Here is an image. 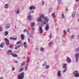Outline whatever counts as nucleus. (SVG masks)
Returning a JSON list of instances; mask_svg holds the SVG:
<instances>
[{
	"label": "nucleus",
	"instance_id": "nucleus-56",
	"mask_svg": "<svg viewBox=\"0 0 79 79\" xmlns=\"http://www.w3.org/2000/svg\"><path fill=\"white\" fill-rule=\"evenodd\" d=\"M44 3H45V2L44 1H43L42 2V4H44Z\"/></svg>",
	"mask_w": 79,
	"mask_h": 79
},
{
	"label": "nucleus",
	"instance_id": "nucleus-15",
	"mask_svg": "<svg viewBox=\"0 0 79 79\" xmlns=\"http://www.w3.org/2000/svg\"><path fill=\"white\" fill-rule=\"evenodd\" d=\"M44 16L43 17V18H42L43 19H46V20L47 21V22H48V21H49V20H48V19L47 18V17H46V18H44Z\"/></svg>",
	"mask_w": 79,
	"mask_h": 79
},
{
	"label": "nucleus",
	"instance_id": "nucleus-40",
	"mask_svg": "<svg viewBox=\"0 0 79 79\" xmlns=\"http://www.w3.org/2000/svg\"><path fill=\"white\" fill-rule=\"evenodd\" d=\"M48 68H49V65H47L46 67V69H48Z\"/></svg>",
	"mask_w": 79,
	"mask_h": 79
},
{
	"label": "nucleus",
	"instance_id": "nucleus-36",
	"mask_svg": "<svg viewBox=\"0 0 79 79\" xmlns=\"http://www.w3.org/2000/svg\"><path fill=\"white\" fill-rule=\"evenodd\" d=\"M21 42V41H19L16 43V44H20V43Z\"/></svg>",
	"mask_w": 79,
	"mask_h": 79
},
{
	"label": "nucleus",
	"instance_id": "nucleus-5",
	"mask_svg": "<svg viewBox=\"0 0 79 79\" xmlns=\"http://www.w3.org/2000/svg\"><path fill=\"white\" fill-rule=\"evenodd\" d=\"M7 53L8 54V55H11L12 54V52L11 51V50H9L7 51Z\"/></svg>",
	"mask_w": 79,
	"mask_h": 79
},
{
	"label": "nucleus",
	"instance_id": "nucleus-22",
	"mask_svg": "<svg viewBox=\"0 0 79 79\" xmlns=\"http://www.w3.org/2000/svg\"><path fill=\"white\" fill-rule=\"evenodd\" d=\"M26 64V63L24 62H23V63L21 64V65L22 66H23L25 65Z\"/></svg>",
	"mask_w": 79,
	"mask_h": 79
},
{
	"label": "nucleus",
	"instance_id": "nucleus-6",
	"mask_svg": "<svg viewBox=\"0 0 79 79\" xmlns=\"http://www.w3.org/2000/svg\"><path fill=\"white\" fill-rule=\"evenodd\" d=\"M57 76L58 77H61V72H60V71H58V73H57Z\"/></svg>",
	"mask_w": 79,
	"mask_h": 79
},
{
	"label": "nucleus",
	"instance_id": "nucleus-9",
	"mask_svg": "<svg viewBox=\"0 0 79 79\" xmlns=\"http://www.w3.org/2000/svg\"><path fill=\"white\" fill-rule=\"evenodd\" d=\"M69 38L71 39H74L75 38V36H74V35H72V36H71V35H70L69 36Z\"/></svg>",
	"mask_w": 79,
	"mask_h": 79
},
{
	"label": "nucleus",
	"instance_id": "nucleus-11",
	"mask_svg": "<svg viewBox=\"0 0 79 79\" xmlns=\"http://www.w3.org/2000/svg\"><path fill=\"white\" fill-rule=\"evenodd\" d=\"M10 39L11 40H16L17 39H18L17 38H14L13 37H10Z\"/></svg>",
	"mask_w": 79,
	"mask_h": 79
},
{
	"label": "nucleus",
	"instance_id": "nucleus-30",
	"mask_svg": "<svg viewBox=\"0 0 79 79\" xmlns=\"http://www.w3.org/2000/svg\"><path fill=\"white\" fill-rule=\"evenodd\" d=\"M77 71H75L73 72V74L75 76L76 74H77Z\"/></svg>",
	"mask_w": 79,
	"mask_h": 79
},
{
	"label": "nucleus",
	"instance_id": "nucleus-18",
	"mask_svg": "<svg viewBox=\"0 0 79 79\" xmlns=\"http://www.w3.org/2000/svg\"><path fill=\"white\" fill-rule=\"evenodd\" d=\"M23 44L24 45L25 48H27V44H26V42H24L23 43Z\"/></svg>",
	"mask_w": 79,
	"mask_h": 79
},
{
	"label": "nucleus",
	"instance_id": "nucleus-37",
	"mask_svg": "<svg viewBox=\"0 0 79 79\" xmlns=\"http://www.w3.org/2000/svg\"><path fill=\"white\" fill-rule=\"evenodd\" d=\"M75 51H76V52H79V48H76L75 50Z\"/></svg>",
	"mask_w": 79,
	"mask_h": 79
},
{
	"label": "nucleus",
	"instance_id": "nucleus-20",
	"mask_svg": "<svg viewBox=\"0 0 79 79\" xmlns=\"http://www.w3.org/2000/svg\"><path fill=\"white\" fill-rule=\"evenodd\" d=\"M67 65V64H64L63 66V68H66V66Z\"/></svg>",
	"mask_w": 79,
	"mask_h": 79
},
{
	"label": "nucleus",
	"instance_id": "nucleus-48",
	"mask_svg": "<svg viewBox=\"0 0 79 79\" xmlns=\"http://www.w3.org/2000/svg\"><path fill=\"white\" fill-rule=\"evenodd\" d=\"M13 47V45H10V48H12Z\"/></svg>",
	"mask_w": 79,
	"mask_h": 79
},
{
	"label": "nucleus",
	"instance_id": "nucleus-10",
	"mask_svg": "<svg viewBox=\"0 0 79 79\" xmlns=\"http://www.w3.org/2000/svg\"><path fill=\"white\" fill-rule=\"evenodd\" d=\"M10 27V23L7 24L6 26V28L8 29Z\"/></svg>",
	"mask_w": 79,
	"mask_h": 79
},
{
	"label": "nucleus",
	"instance_id": "nucleus-35",
	"mask_svg": "<svg viewBox=\"0 0 79 79\" xmlns=\"http://www.w3.org/2000/svg\"><path fill=\"white\" fill-rule=\"evenodd\" d=\"M58 3H59V5H60L61 4V0H58Z\"/></svg>",
	"mask_w": 79,
	"mask_h": 79
},
{
	"label": "nucleus",
	"instance_id": "nucleus-64",
	"mask_svg": "<svg viewBox=\"0 0 79 79\" xmlns=\"http://www.w3.org/2000/svg\"><path fill=\"white\" fill-rule=\"evenodd\" d=\"M78 39H79V35H78Z\"/></svg>",
	"mask_w": 79,
	"mask_h": 79
},
{
	"label": "nucleus",
	"instance_id": "nucleus-39",
	"mask_svg": "<svg viewBox=\"0 0 79 79\" xmlns=\"http://www.w3.org/2000/svg\"><path fill=\"white\" fill-rule=\"evenodd\" d=\"M52 37H53L52 36V35L51 34V33H50V39H52Z\"/></svg>",
	"mask_w": 79,
	"mask_h": 79
},
{
	"label": "nucleus",
	"instance_id": "nucleus-51",
	"mask_svg": "<svg viewBox=\"0 0 79 79\" xmlns=\"http://www.w3.org/2000/svg\"><path fill=\"white\" fill-rule=\"evenodd\" d=\"M65 72H66V69H64L62 71V73H65Z\"/></svg>",
	"mask_w": 79,
	"mask_h": 79
},
{
	"label": "nucleus",
	"instance_id": "nucleus-46",
	"mask_svg": "<svg viewBox=\"0 0 79 79\" xmlns=\"http://www.w3.org/2000/svg\"><path fill=\"white\" fill-rule=\"evenodd\" d=\"M58 50V48H56V50L55 51V53H56Z\"/></svg>",
	"mask_w": 79,
	"mask_h": 79
},
{
	"label": "nucleus",
	"instance_id": "nucleus-29",
	"mask_svg": "<svg viewBox=\"0 0 79 79\" xmlns=\"http://www.w3.org/2000/svg\"><path fill=\"white\" fill-rule=\"evenodd\" d=\"M8 35V31H5L4 35Z\"/></svg>",
	"mask_w": 79,
	"mask_h": 79
},
{
	"label": "nucleus",
	"instance_id": "nucleus-43",
	"mask_svg": "<svg viewBox=\"0 0 79 79\" xmlns=\"http://www.w3.org/2000/svg\"><path fill=\"white\" fill-rule=\"evenodd\" d=\"M44 15H41L40 18H42L43 17H44Z\"/></svg>",
	"mask_w": 79,
	"mask_h": 79
},
{
	"label": "nucleus",
	"instance_id": "nucleus-21",
	"mask_svg": "<svg viewBox=\"0 0 79 79\" xmlns=\"http://www.w3.org/2000/svg\"><path fill=\"white\" fill-rule=\"evenodd\" d=\"M75 77H79V73H78L74 75Z\"/></svg>",
	"mask_w": 79,
	"mask_h": 79
},
{
	"label": "nucleus",
	"instance_id": "nucleus-49",
	"mask_svg": "<svg viewBox=\"0 0 79 79\" xmlns=\"http://www.w3.org/2000/svg\"><path fill=\"white\" fill-rule=\"evenodd\" d=\"M26 32H27L28 35H29V33H28V31L26 30Z\"/></svg>",
	"mask_w": 79,
	"mask_h": 79
},
{
	"label": "nucleus",
	"instance_id": "nucleus-62",
	"mask_svg": "<svg viewBox=\"0 0 79 79\" xmlns=\"http://www.w3.org/2000/svg\"><path fill=\"white\" fill-rule=\"evenodd\" d=\"M26 29H25V30H23V32H26Z\"/></svg>",
	"mask_w": 79,
	"mask_h": 79
},
{
	"label": "nucleus",
	"instance_id": "nucleus-34",
	"mask_svg": "<svg viewBox=\"0 0 79 79\" xmlns=\"http://www.w3.org/2000/svg\"><path fill=\"white\" fill-rule=\"evenodd\" d=\"M23 70V68H20V70H19V72H20V73H21V71H22Z\"/></svg>",
	"mask_w": 79,
	"mask_h": 79
},
{
	"label": "nucleus",
	"instance_id": "nucleus-61",
	"mask_svg": "<svg viewBox=\"0 0 79 79\" xmlns=\"http://www.w3.org/2000/svg\"><path fill=\"white\" fill-rule=\"evenodd\" d=\"M28 40L29 42H30V38H29V39H28Z\"/></svg>",
	"mask_w": 79,
	"mask_h": 79
},
{
	"label": "nucleus",
	"instance_id": "nucleus-44",
	"mask_svg": "<svg viewBox=\"0 0 79 79\" xmlns=\"http://www.w3.org/2000/svg\"><path fill=\"white\" fill-rule=\"evenodd\" d=\"M63 32L64 34H66V31H65L64 30Z\"/></svg>",
	"mask_w": 79,
	"mask_h": 79
},
{
	"label": "nucleus",
	"instance_id": "nucleus-47",
	"mask_svg": "<svg viewBox=\"0 0 79 79\" xmlns=\"http://www.w3.org/2000/svg\"><path fill=\"white\" fill-rule=\"evenodd\" d=\"M27 60H28L27 61V62H29V60H30L29 58V57L28 58Z\"/></svg>",
	"mask_w": 79,
	"mask_h": 79
},
{
	"label": "nucleus",
	"instance_id": "nucleus-42",
	"mask_svg": "<svg viewBox=\"0 0 79 79\" xmlns=\"http://www.w3.org/2000/svg\"><path fill=\"white\" fill-rule=\"evenodd\" d=\"M21 47V44H19L17 45V47Z\"/></svg>",
	"mask_w": 79,
	"mask_h": 79
},
{
	"label": "nucleus",
	"instance_id": "nucleus-58",
	"mask_svg": "<svg viewBox=\"0 0 79 79\" xmlns=\"http://www.w3.org/2000/svg\"><path fill=\"white\" fill-rule=\"evenodd\" d=\"M52 10V8H49V12H50V10Z\"/></svg>",
	"mask_w": 79,
	"mask_h": 79
},
{
	"label": "nucleus",
	"instance_id": "nucleus-63",
	"mask_svg": "<svg viewBox=\"0 0 79 79\" xmlns=\"http://www.w3.org/2000/svg\"><path fill=\"white\" fill-rule=\"evenodd\" d=\"M15 49H17V47H16L15 48Z\"/></svg>",
	"mask_w": 79,
	"mask_h": 79
},
{
	"label": "nucleus",
	"instance_id": "nucleus-54",
	"mask_svg": "<svg viewBox=\"0 0 79 79\" xmlns=\"http://www.w3.org/2000/svg\"><path fill=\"white\" fill-rule=\"evenodd\" d=\"M67 30L68 32H69V28H67Z\"/></svg>",
	"mask_w": 79,
	"mask_h": 79
},
{
	"label": "nucleus",
	"instance_id": "nucleus-4",
	"mask_svg": "<svg viewBox=\"0 0 79 79\" xmlns=\"http://www.w3.org/2000/svg\"><path fill=\"white\" fill-rule=\"evenodd\" d=\"M75 56H76V60H75V61L77 62V61H78V59H79V58H78V57H79V53L78 54H75Z\"/></svg>",
	"mask_w": 79,
	"mask_h": 79
},
{
	"label": "nucleus",
	"instance_id": "nucleus-59",
	"mask_svg": "<svg viewBox=\"0 0 79 79\" xmlns=\"http://www.w3.org/2000/svg\"><path fill=\"white\" fill-rule=\"evenodd\" d=\"M15 70V69L13 68H12V71H14Z\"/></svg>",
	"mask_w": 79,
	"mask_h": 79
},
{
	"label": "nucleus",
	"instance_id": "nucleus-53",
	"mask_svg": "<svg viewBox=\"0 0 79 79\" xmlns=\"http://www.w3.org/2000/svg\"><path fill=\"white\" fill-rule=\"evenodd\" d=\"M29 10H32V6H31L29 7Z\"/></svg>",
	"mask_w": 79,
	"mask_h": 79
},
{
	"label": "nucleus",
	"instance_id": "nucleus-2",
	"mask_svg": "<svg viewBox=\"0 0 79 79\" xmlns=\"http://www.w3.org/2000/svg\"><path fill=\"white\" fill-rule=\"evenodd\" d=\"M5 42L6 43V46H8L9 45V44H10V42L8 39L7 38H6L5 39Z\"/></svg>",
	"mask_w": 79,
	"mask_h": 79
},
{
	"label": "nucleus",
	"instance_id": "nucleus-45",
	"mask_svg": "<svg viewBox=\"0 0 79 79\" xmlns=\"http://www.w3.org/2000/svg\"><path fill=\"white\" fill-rule=\"evenodd\" d=\"M65 18V16H64V15L63 14H62V18Z\"/></svg>",
	"mask_w": 79,
	"mask_h": 79
},
{
	"label": "nucleus",
	"instance_id": "nucleus-12",
	"mask_svg": "<svg viewBox=\"0 0 79 79\" xmlns=\"http://www.w3.org/2000/svg\"><path fill=\"white\" fill-rule=\"evenodd\" d=\"M46 26L45 27L46 31H47L49 29V25H48V24H47L46 25Z\"/></svg>",
	"mask_w": 79,
	"mask_h": 79
},
{
	"label": "nucleus",
	"instance_id": "nucleus-52",
	"mask_svg": "<svg viewBox=\"0 0 79 79\" xmlns=\"http://www.w3.org/2000/svg\"><path fill=\"white\" fill-rule=\"evenodd\" d=\"M2 27L0 26V31H2Z\"/></svg>",
	"mask_w": 79,
	"mask_h": 79
},
{
	"label": "nucleus",
	"instance_id": "nucleus-33",
	"mask_svg": "<svg viewBox=\"0 0 79 79\" xmlns=\"http://www.w3.org/2000/svg\"><path fill=\"white\" fill-rule=\"evenodd\" d=\"M27 66H28V65L27 64L25 67V70H27Z\"/></svg>",
	"mask_w": 79,
	"mask_h": 79
},
{
	"label": "nucleus",
	"instance_id": "nucleus-1",
	"mask_svg": "<svg viewBox=\"0 0 79 79\" xmlns=\"http://www.w3.org/2000/svg\"><path fill=\"white\" fill-rule=\"evenodd\" d=\"M24 78V72L21 73L19 76H18V79H23Z\"/></svg>",
	"mask_w": 79,
	"mask_h": 79
},
{
	"label": "nucleus",
	"instance_id": "nucleus-25",
	"mask_svg": "<svg viewBox=\"0 0 79 79\" xmlns=\"http://www.w3.org/2000/svg\"><path fill=\"white\" fill-rule=\"evenodd\" d=\"M52 44H53V43L52 42H51L49 44V47H51L52 46Z\"/></svg>",
	"mask_w": 79,
	"mask_h": 79
},
{
	"label": "nucleus",
	"instance_id": "nucleus-14",
	"mask_svg": "<svg viewBox=\"0 0 79 79\" xmlns=\"http://www.w3.org/2000/svg\"><path fill=\"white\" fill-rule=\"evenodd\" d=\"M71 62V59H70V58L69 57L67 58V62L68 63H70Z\"/></svg>",
	"mask_w": 79,
	"mask_h": 79
},
{
	"label": "nucleus",
	"instance_id": "nucleus-17",
	"mask_svg": "<svg viewBox=\"0 0 79 79\" xmlns=\"http://www.w3.org/2000/svg\"><path fill=\"white\" fill-rule=\"evenodd\" d=\"M28 19H29V20H31V19H32V16L31 15H28Z\"/></svg>",
	"mask_w": 79,
	"mask_h": 79
},
{
	"label": "nucleus",
	"instance_id": "nucleus-32",
	"mask_svg": "<svg viewBox=\"0 0 79 79\" xmlns=\"http://www.w3.org/2000/svg\"><path fill=\"white\" fill-rule=\"evenodd\" d=\"M51 15L52 16L53 18H54L55 17V13H53L51 14Z\"/></svg>",
	"mask_w": 79,
	"mask_h": 79
},
{
	"label": "nucleus",
	"instance_id": "nucleus-24",
	"mask_svg": "<svg viewBox=\"0 0 79 79\" xmlns=\"http://www.w3.org/2000/svg\"><path fill=\"white\" fill-rule=\"evenodd\" d=\"M47 64V63L46 61H45L44 64H43V66H46V64Z\"/></svg>",
	"mask_w": 79,
	"mask_h": 79
},
{
	"label": "nucleus",
	"instance_id": "nucleus-23",
	"mask_svg": "<svg viewBox=\"0 0 79 79\" xmlns=\"http://www.w3.org/2000/svg\"><path fill=\"white\" fill-rule=\"evenodd\" d=\"M33 33L32 32H31L30 34V37L32 38V37H33Z\"/></svg>",
	"mask_w": 79,
	"mask_h": 79
},
{
	"label": "nucleus",
	"instance_id": "nucleus-16",
	"mask_svg": "<svg viewBox=\"0 0 79 79\" xmlns=\"http://www.w3.org/2000/svg\"><path fill=\"white\" fill-rule=\"evenodd\" d=\"M35 25V23L33 22V23H31V27H34Z\"/></svg>",
	"mask_w": 79,
	"mask_h": 79
},
{
	"label": "nucleus",
	"instance_id": "nucleus-38",
	"mask_svg": "<svg viewBox=\"0 0 79 79\" xmlns=\"http://www.w3.org/2000/svg\"><path fill=\"white\" fill-rule=\"evenodd\" d=\"M32 9L33 10H35V6H31Z\"/></svg>",
	"mask_w": 79,
	"mask_h": 79
},
{
	"label": "nucleus",
	"instance_id": "nucleus-57",
	"mask_svg": "<svg viewBox=\"0 0 79 79\" xmlns=\"http://www.w3.org/2000/svg\"><path fill=\"white\" fill-rule=\"evenodd\" d=\"M46 24V22H44L43 23V25H44V24Z\"/></svg>",
	"mask_w": 79,
	"mask_h": 79
},
{
	"label": "nucleus",
	"instance_id": "nucleus-7",
	"mask_svg": "<svg viewBox=\"0 0 79 79\" xmlns=\"http://www.w3.org/2000/svg\"><path fill=\"white\" fill-rule=\"evenodd\" d=\"M21 36L22 40H24V38H25V35H23V34H21Z\"/></svg>",
	"mask_w": 79,
	"mask_h": 79
},
{
	"label": "nucleus",
	"instance_id": "nucleus-28",
	"mask_svg": "<svg viewBox=\"0 0 79 79\" xmlns=\"http://www.w3.org/2000/svg\"><path fill=\"white\" fill-rule=\"evenodd\" d=\"M76 14V13L75 12H73L72 14V16L73 18H74V16H75V15Z\"/></svg>",
	"mask_w": 79,
	"mask_h": 79
},
{
	"label": "nucleus",
	"instance_id": "nucleus-55",
	"mask_svg": "<svg viewBox=\"0 0 79 79\" xmlns=\"http://www.w3.org/2000/svg\"><path fill=\"white\" fill-rule=\"evenodd\" d=\"M33 32H34V30L33 29L31 30V32L33 33Z\"/></svg>",
	"mask_w": 79,
	"mask_h": 79
},
{
	"label": "nucleus",
	"instance_id": "nucleus-60",
	"mask_svg": "<svg viewBox=\"0 0 79 79\" xmlns=\"http://www.w3.org/2000/svg\"><path fill=\"white\" fill-rule=\"evenodd\" d=\"M31 12H32V13H34V11L32 10H31Z\"/></svg>",
	"mask_w": 79,
	"mask_h": 79
},
{
	"label": "nucleus",
	"instance_id": "nucleus-41",
	"mask_svg": "<svg viewBox=\"0 0 79 79\" xmlns=\"http://www.w3.org/2000/svg\"><path fill=\"white\" fill-rule=\"evenodd\" d=\"M40 50L41 52H43V50H44V48H41L40 49Z\"/></svg>",
	"mask_w": 79,
	"mask_h": 79
},
{
	"label": "nucleus",
	"instance_id": "nucleus-8",
	"mask_svg": "<svg viewBox=\"0 0 79 79\" xmlns=\"http://www.w3.org/2000/svg\"><path fill=\"white\" fill-rule=\"evenodd\" d=\"M4 45H5V43L4 42H2L0 45V47L1 48H3L4 47Z\"/></svg>",
	"mask_w": 79,
	"mask_h": 79
},
{
	"label": "nucleus",
	"instance_id": "nucleus-31",
	"mask_svg": "<svg viewBox=\"0 0 79 79\" xmlns=\"http://www.w3.org/2000/svg\"><path fill=\"white\" fill-rule=\"evenodd\" d=\"M77 7V5L75 4V5L74 6L73 8V10H76V8Z\"/></svg>",
	"mask_w": 79,
	"mask_h": 79
},
{
	"label": "nucleus",
	"instance_id": "nucleus-50",
	"mask_svg": "<svg viewBox=\"0 0 79 79\" xmlns=\"http://www.w3.org/2000/svg\"><path fill=\"white\" fill-rule=\"evenodd\" d=\"M64 43H65V40H63L62 41V44H64Z\"/></svg>",
	"mask_w": 79,
	"mask_h": 79
},
{
	"label": "nucleus",
	"instance_id": "nucleus-27",
	"mask_svg": "<svg viewBox=\"0 0 79 79\" xmlns=\"http://www.w3.org/2000/svg\"><path fill=\"white\" fill-rule=\"evenodd\" d=\"M4 7L5 8H7L8 7V4H6L5 5Z\"/></svg>",
	"mask_w": 79,
	"mask_h": 79
},
{
	"label": "nucleus",
	"instance_id": "nucleus-13",
	"mask_svg": "<svg viewBox=\"0 0 79 79\" xmlns=\"http://www.w3.org/2000/svg\"><path fill=\"white\" fill-rule=\"evenodd\" d=\"M11 55H12V56H13L14 57H18V55H17L15 53L12 54Z\"/></svg>",
	"mask_w": 79,
	"mask_h": 79
},
{
	"label": "nucleus",
	"instance_id": "nucleus-3",
	"mask_svg": "<svg viewBox=\"0 0 79 79\" xmlns=\"http://www.w3.org/2000/svg\"><path fill=\"white\" fill-rule=\"evenodd\" d=\"M39 31L40 34H42L43 32V30H42V27L41 26H40L39 27Z\"/></svg>",
	"mask_w": 79,
	"mask_h": 79
},
{
	"label": "nucleus",
	"instance_id": "nucleus-19",
	"mask_svg": "<svg viewBox=\"0 0 79 79\" xmlns=\"http://www.w3.org/2000/svg\"><path fill=\"white\" fill-rule=\"evenodd\" d=\"M38 22H42V19H41V18H38Z\"/></svg>",
	"mask_w": 79,
	"mask_h": 79
},
{
	"label": "nucleus",
	"instance_id": "nucleus-26",
	"mask_svg": "<svg viewBox=\"0 0 79 79\" xmlns=\"http://www.w3.org/2000/svg\"><path fill=\"white\" fill-rule=\"evenodd\" d=\"M19 9H18L17 10L16 12V13L17 14V15H18V14H19Z\"/></svg>",
	"mask_w": 79,
	"mask_h": 79
}]
</instances>
